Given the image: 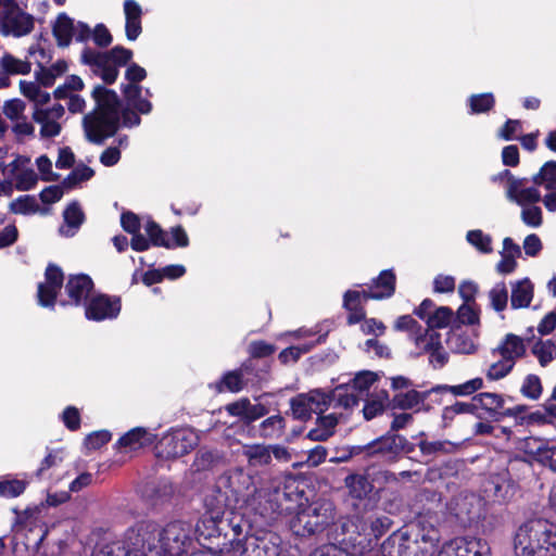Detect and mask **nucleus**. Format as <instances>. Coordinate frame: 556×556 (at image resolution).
<instances>
[{
    "mask_svg": "<svg viewBox=\"0 0 556 556\" xmlns=\"http://www.w3.org/2000/svg\"><path fill=\"white\" fill-rule=\"evenodd\" d=\"M64 224L60 227V233L72 237L84 222V213L76 202L71 203L63 213Z\"/></svg>",
    "mask_w": 556,
    "mask_h": 556,
    "instance_id": "obj_35",
    "label": "nucleus"
},
{
    "mask_svg": "<svg viewBox=\"0 0 556 556\" xmlns=\"http://www.w3.org/2000/svg\"><path fill=\"white\" fill-rule=\"evenodd\" d=\"M482 502L476 494H460L452 503L451 509L462 521L472 520L479 516Z\"/></svg>",
    "mask_w": 556,
    "mask_h": 556,
    "instance_id": "obj_28",
    "label": "nucleus"
},
{
    "mask_svg": "<svg viewBox=\"0 0 556 556\" xmlns=\"http://www.w3.org/2000/svg\"><path fill=\"white\" fill-rule=\"evenodd\" d=\"M242 455L247 458L249 468L265 467L271 463V451L266 444H244Z\"/></svg>",
    "mask_w": 556,
    "mask_h": 556,
    "instance_id": "obj_32",
    "label": "nucleus"
},
{
    "mask_svg": "<svg viewBox=\"0 0 556 556\" xmlns=\"http://www.w3.org/2000/svg\"><path fill=\"white\" fill-rule=\"evenodd\" d=\"M403 439L399 435L392 434L382 437L365 447H358L361 451H366L368 455H381L386 459H393L401 451Z\"/></svg>",
    "mask_w": 556,
    "mask_h": 556,
    "instance_id": "obj_27",
    "label": "nucleus"
},
{
    "mask_svg": "<svg viewBox=\"0 0 556 556\" xmlns=\"http://www.w3.org/2000/svg\"><path fill=\"white\" fill-rule=\"evenodd\" d=\"M353 408L349 410L343 407L331 408V413L317 418L316 427L308 432L307 437L314 441L327 440L334 433L337 425L348 419Z\"/></svg>",
    "mask_w": 556,
    "mask_h": 556,
    "instance_id": "obj_22",
    "label": "nucleus"
},
{
    "mask_svg": "<svg viewBox=\"0 0 556 556\" xmlns=\"http://www.w3.org/2000/svg\"><path fill=\"white\" fill-rule=\"evenodd\" d=\"M350 496L357 500L365 498L372 490V485L365 475L352 473L344 480Z\"/></svg>",
    "mask_w": 556,
    "mask_h": 556,
    "instance_id": "obj_37",
    "label": "nucleus"
},
{
    "mask_svg": "<svg viewBox=\"0 0 556 556\" xmlns=\"http://www.w3.org/2000/svg\"><path fill=\"white\" fill-rule=\"evenodd\" d=\"M364 298L359 291L349 290L344 294L343 305L349 311L348 323L356 324L365 317V312L361 306V299Z\"/></svg>",
    "mask_w": 556,
    "mask_h": 556,
    "instance_id": "obj_38",
    "label": "nucleus"
},
{
    "mask_svg": "<svg viewBox=\"0 0 556 556\" xmlns=\"http://www.w3.org/2000/svg\"><path fill=\"white\" fill-rule=\"evenodd\" d=\"M45 276V282L38 286V302L41 306L50 307L54 305L56 294L62 287L63 274L59 267L50 265Z\"/></svg>",
    "mask_w": 556,
    "mask_h": 556,
    "instance_id": "obj_24",
    "label": "nucleus"
},
{
    "mask_svg": "<svg viewBox=\"0 0 556 556\" xmlns=\"http://www.w3.org/2000/svg\"><path fill=\"white\" fill-rule=\"evenodd\" d=\"M119 312V300L103 294L91 298L86 306V317L96 321L115 318Z\"/></svg>",
    "mask_w": 556,
    "mask_h": 556,
    "instance_id": "obj_23",
    "label": "nucleus"
},
{
    "mask_svg": "<svg viewBox=\"0 0 556 556\" xmlns=\"http://www.w3.org/2000/svg\"><path fill=\"white\" fill-rule=\"evenodd\" d=\"M492 307L496 312H502L508 301V291L504 282L496 283L489 292Z\"/></svg>",
    "mask_w": 556,
    "mask_h": 556,
    "instance_id": "obj_54",
    "label": "nucleus"
},
{
    "mask_svg": "<svg viewBox=\"0 0 556 556\" xmlns=\"http://www.w3.org/2000/svg\"><path fill=\"white\" fill-rule=\"evenodd\" d=\"M65 114L64 106L55 103L52 106L34 108L33 119L40 126V136L42 138H53L60 135L62 130L61 119Z\"/></svg>",
    "mask_w": 556,
    "mask_h": 556,
    "instance_id": "obj_18",
    "label": "nucleus"
},
{
    "mask_svg": "<svg viewBox=\"0 0 556 556\" xmlns=\"http://www.w3.org/2000/svg\"><path fill=\"white\" fill-rule=\"evenodd\" d=\"M92 96L97 108L84 117V129L89 141L101 143L117 130L119 102L117 94L103 86H97Z\"/></svg>",
    "mask_w": 556,
    "mask_h": 556,
    "instance_id": "obj_3",
    "label": "nucleus"
},
{
    "mask_svg": "<svg viewBox=\"0 0 556 556\" xmlns=\"http://www.w3.org/2000/svg\"><path fill=\"white\" fill-rule=\"evenodd\" d=\"M155 440V433L146 428L137 427L121 437L117 447L123 453H132L153 444Z\"/></svg>",
    "mask_w": 556,
    "mask_h": 556,
    "instance_id": "obj_26",
    "label": "nucleus"
},
{
    "mask_svg": "<svg viewBox=\"0 0 556 556\" xmlns=\"http://www.w3.org/2000/svg\"><path fill=\"white\" fill-rule=\"evenodd\" d=\"M21 93L34 102V108L46 105L50 101V93L43 91L36 81H20Z\"/></svg>",
    "mask_w": 556,
    "mask_h": 556,
    "instance_id": "obj_39",
    "label": "nucleus"
},
{
    "mask_svg": "<svg viewBox=\"0 0 556 556\" xmlns=\"http://www.w3.org/2000/svg\"><path fill=\"white\" fill-rule=\"evenodd\" d=\"M319 340L320 338L315 341H311L309 343L287 348L280 352L279 358L285 364L289 362H296L302 354L307 353L317 342H319Z\"/></svg>",
    "mask_w": 556,
    "mask_h": 556,
    "instance_id": "obj_55",
    "label": "nucleus"
},
{
    "mask_svg": "<svg viewBox=\"0 0 556 556\" xmlns=\"http://www.w3.org/2000/svg\"><path fill=\"white\" fill-rule=\"evenodd\" d=\"M333 521V504L329 501H318L300 509L291 521V528L299 535L314 534Z\"/></svg>",
    "mask_w": 556,
    "mask_h": 556,
    "instance_id": "obj_8",
    "label": "nucleus"
},
{
    "mask_svg": "<svg viewBox=\"0 0 556 556\" xmlns=\"http://www.w3.org/2000/svg\"><path fill=\"white\" fill-rule=\"evenodd\" d=\"M219 458L220 456L217 452L201 450L195 456L193 467L195 470H207L212 468Z\"/></svg>",
    "mask_w": 556,
    "mask_h": 556,
    "instance_id": "obj_59",
    "label": "nucleus"
},
{
    "mask_svg": "<svg viewBox=\"0 0 556 556\" xmlns=\"http://www.w3.org/2000/svg\"><path fill=\"white\" fill-rule=\"evenodd\" d=\"M395 290V275L391 270H383L375 280L370 291H363L364 299L381 300L390 298Z\"/></svg>",
    "mask_w": 556,
    "mask_h": 556,
    "instance_id": "obj_30",
    "label": "nucleus"
},
{
    "mask_svg": "<svg viewBox=\"0 0 556 556\" xmlns=\"http://www.w3.org/2000/svg\"><path fill=\"white\" fill-rule=\"evenodd\" d=\"M497 351L503 358L515 364L518 358L525 355L526 345L520 337L508 333L497 346Z\"/></svg>",
    "mask_w": 556,
    "mask_h": 556,
    "instance_id": "obj_34",
    "label": "nucleus"
},
{
    "mask_svg": "<svg viewBox=\"0 0 556 556\" xmlns=\"http://www.w3.org/2000/svg\"><path fill=\"white\" fill-rule=\"evenodd\" d=\"M299 481L288 476L282 483L274 484L273 490H265L263 495L264 513L295 514L305 505L303 490L299 488Z\"/></svg>",
    "mask_w": 556,
    "mask_h": 556,
    "instance_id": "obj_6",
    "label": "nucleus"
},
{
    "mask_svg": "<svg viewBox=\"0 0 556 556\" xmlns=\"http://www.w3.org/2000/svg\"><path fill=\"white\" fill-rule=\"evenodd\" d=\"M520 448L534 462L556 472V444L540 438H527Z\"/></svg>",
    "mask_w": 556,
    "mask_h": 556,
    "instance_id": "obj_20",
    "label": "nucleus"
},
{
    "mask_svg": "<svg viewBox=\"0 0 556 556\" xmlns=\"http://www.w3.org/2000/svg\"><path fill=\"white\" fill-rule=\"evenodd\" d=\"M2 181H0V192L4 195H11L13 188L26 191L30 190L37 184V175L30 167V161L27 157L18 156L11 163L1 167Z\"/></svg>",
    "mask_w": 556,
    "mask_h": 556,
    "instance_id": "obj_11",
    "label": "nucleus"
},
{
    "mask_svg": "<svg viewBox=\"0 0 556 556\" xmlns=\"http://www.w3.org/2000/svg\"><path fill=\"white\" fill-rule=\"evenodd\" d=\"M520 218L522 223L532 228H539L543 224L542 208L538 204L521 207Z\"/></svg>",
    "mask_w": 556,
    "mask_h": 556,
    "instance_id": "obj_53",
    "label": "nucleus"
},
{
    "mask_svg": "<svg viewBox=\"0 0 556 556\" xmlns=\"http://www.w3.org/2000/svg\"><path fill=\"white\" fill-rule=\"evenodd\" d=\"M496 179H505L506 199L520 207L541 201V193L536 187L527 186L526 178L515 177L508 169L494 177V180Z\"/></svg>",
    "mask_w": 556,
    "mask_h": 556,
    "instance_id": "obj_15",
    "label": "nucleus"
},
{
    "mask_svg": "<svg viewBox=\"0 0 556 556\" xmlns=\"http://www.w3.org/2000/svg\"><path fill=\"white\" fill-rule=\"evenodd\" d=\"M516 556H548L556 552V526L545 519L522 523L514 542Z\"/></svg>",
    "mask_w": 556,
    "mask_h": 556,
    "instance_id": "obj_4",
    "label": "nucleus"
},
{
    "mask_svg": "<svg viewBox=\"0 0 556 556\" xmlns=\"http://www.w3.org/2000/svg\"><path fill=\"white\" fill-rule=\"evenodd\" d=\"M439 556H490V547L480 539L456 538L442 546Z\"/></svg>",
    "mask_w": 556,
    "mask_h": 556,
    "instance_id": "obj_21",
    "label": "nucleus"
},
{
    "mask_svg": "<svg viewBox=\"0 0 556 556\" xmlns=\"http://www.w3.org/2000/svg\"><path fill=\"white\" fill-rule=\"evenodd\" d=\"M131 56L132 52L123 47H115L108 52L85 49L81 53L83 62L91 66L92 71L106 84H112L116 80L118 67L125 65Z\"/></svg>",
    "mask_w": 556,
    "mask_h": 556,
    "instance_id": "obj_7",
    "label": "nucleus"
},
{
    "mask_svg": "<svg viewBox=\"0 0 556 556\" xmlns=\"http://www.w3.org/2000/svg\"><path fill=\"white\" fill-rule=\"evenodd\" d=\"M125 77L128 84L124 86L123 93L128 105L142 114L150 113L152 104L147 99L140 97L142 88L138 85V83L147 77L146 70L137 64H131L126 70Z\"/></svg>",
    "mask_w": 556,
    "mask_h": 556,
    "instance_id": "obj_17",
    "label": "nucleus"
},
{
    "mask_svg": "<svg viewBox=\"0 0 556 556\" xmlns=\"http://www.w3.org/2000/svg\"><path fill=\"white\" fill-rule=\"evenodd\" d=\"M92 281L87 275L71 276L65 290L73 303L79 304L86 300L92 290Z\"/></svg>",
    "mask_w": 556,
    "mask_h": 556,
    "instance_id": "obj_31",
    "label": "nucleus"
},
{
    "mask_svg": "<svg viewBox=\"0 0 556 556\" xmlns=\"http://www.w3.org/2000/svg\"><path fill=\"white\" fill-rule=\"evenodd\" d=\"M53 35L59 46L67 47L73 38L77 41H84L90 36L89 27L81 23H75L65 13L59 14L53 24Z\"/></svg>",
    "mask_w": 556,
    "mask_h": 556,
    "instance_id": "obj_19",
    "label": "nucleus"
},
{
    "mask_svg": "<svg viewBox=\"0 0 556 556\" xmlns=\"http://www.w3.org/2000/svg\"><path fill=\"white\" fill-rule=\"evenodd\" d=\"M28 482L26 480L5 477L0 480V497L15 498L22 495Z\"/></svg>",
    "mask_w": 556,
    "mask_h": 556,
    "instance_id": "obj_44",
    "label": "nucleus"
},
{
    "mask_svg": "<svg viewBox=\"0 0 556 556\" xmlns=\"http://www.w3.org/2000/svg\"><path fill=\"white\" fill-rule=\"evenodd\" d=\"M410 339L414 341L418 353H428L440 345L441 336L432 329H427L424 333L419 329Z\"/></svg>",
    "mask_w": 556,
    "mask_h": 556,
    "instance_id": "obj_42",
    "label": "nucleus"
},
{
    "mask_svg": "<svg viewBox=\"0 0 556 556\" xmlns=\"http://www.w3.org/2000/svg\"><path fill=\"white\" fill-rule=\"evenodd\" d=\"M472 402L476 403V407L481 406L490 413H498L504 407L505 400L501 394L484 392L476 395Z\"/></svg>",
    "mask_w": 556,
    "mask_h": 556,
    "instance_id": "obj_45",
    "label": "nucleus"
},
{
    "mask_svg": "<svg viewBox=\"0 0 556 556\" xmlns=\"http://www.w3.org/2000/svg\"><path fill=\"white\" fill-rule=\"evenodd\" d=\"M92 176H93V170L90 167L78 166L64 180V185L68 188H72L81 181L90 179Z\"/></svg>",
    "mask_w": 556,
    "mask_h": 556,
    "instance_id": "obj_64",
    "label": "nucleus"
},
{
    "mask_svg": "<svg viewBox=\"0 0 556 556\" xmlns=\"http://www.w3.org/2000/svg\"><path fill=\"white\" fill-rule=\"evenodd\" d=\"M469 104L472 113H483L493 106L494 97L492 93L473 94L469 99Z\"/></svg>",
    "mask_w": 556,
    "mask_h": 556,
    "instance_id": "obj_62",
    "label": "nucleus"
},
{
    "mask_svg": "<svg viewBox=\"0 0 556 556\" xmlns=\"http://www.w3.org/2000/svg\"><path fill=\"white\" fill-rule=\"evenodd\" d=\"M355 405V400L346 387H336L330 394L318 389L299 394L291 401L292 414L298 419H306L313 413L323 414L329 408L343 407L345 410Z\"/></svg>",
    "mask_w": 556,
    "mask_h": 556,
    "instance_id": "obj_5",
    "label": "nucleus"
},
{
    "mask_svg": "<svg viewBox=\"0 0 556 556\" xmlns=\"http://www.w3.org/2000/svg\"><path fill=\"white\" fill-rule=\"evenodd\" d=\"M10 210L14 214H34L39 211V205L34 197L22 195L10 203Z\"/></svg>",
    "mask_w": 556,
    "mask_h": 556,
    "instance_id": "obj_50",
    "label": "nucleus"
},
{
    "mask_svg": "<svg viewBox=\"0 0 556 556\" xmlns=\"http://www.w3.org/2000/svg\"><path fill=\"white\" fill-rule=\"evenodd\" d=\"M125 33L128 40H136L141 34L142 8L135 0H125Z\"/></svg>",
    "mask_w": 556,
    "mask_h": 556,
    "instance_id": "obj_29",
    "label": "nucleus"
},
{
    "mask_svg": "<svg viewBox=\"0 0 556 556\" xmlns=\"http://www.w3.org/2000/svg\"><path fill=\"white\" fill-rule=\"evenodd\" d=\"M281 538L276 533L263 536H248L230 542L223 556H280Z\"/></svg>",
    "mask_w": 556,
    "mask_h": 556,
    "instance_id": "obj_12",
    "label": "nucleus"
},
{
    "mask_svg": "<svg viewBox=\"0 0 556 556\" xmlns=\"http://www.w3.org/2000/svg\"><path fill=\"white\" fill-rule=\"evenodd\" d=\"M447 346L454 353L471 354L477 350V332L475 329H467L456 326L451 329L447 340Z\"/></svg>",
    "mask_w": 556,
    "mask_h": 556,
    "instance_id": "obj_25",
    "label": "nucleus"
},
{
    "mask_svg": "<svg viewBox=\"0 0 556 556\" xmlns=\"http://www.w3.org/2000/svg\"><path fill=\"white\" fill-rule=\"evenodd\" d=\"M514 363H511L510 361H507L505 358L502 357L501 361L492 364L488 371H486V377L491 380H498V379H502L504 378L506 375H508L510 372V370L513 369L514 367Z\"/></svg>",
    "mask_w": 556,
    "mask_h": 556,
    "instance_id": "obj_63",
    "label": "nucleus"
},
{
    "mask_svg": "<svg viewBox=\"0 0 556 556\" xmlns=\"http://www.w3.org/2000/svg\"><path fill=\"white\" fill-rule=\"evenodd\" d=\"M521 255V250L518 244H516L513 239L505 238L503 240V250L501 252V261L498 262L496 268L501 274H510L515 270L517 266L516 260Z\"/></svg>",
    "mask_w": 556,
    "mask_h": 556,
    "instance_id": "obj_33",
    "label": "nucleus"
},
{
    "mask_svg": "<svg viewBox=\"0 0 556 556\" xmlns=\"http://www.w3.org/2000/svg\"><path fill=\"white\" fill-rule=\"evenodd\" d=\"M199 442V435L193 429H174L165 433L156 445V455L169 459L189 453Z\"/></svg>",
    "mask_w": 556,
    "mask_h": 556,
    "instance_id": "obj_13",
    "label": "nucleus"
},
{
    "mask_svg": "<svg viewBox=\"0 0 556 556\" xmlns=\"http://www.w3.org/2000/svg\"><path fill=\"white\" fill-rule=\"evenodd\" d=\"M220 485L227 488L232 495L251 497L258 505L263 504L265 490L257 489L255 477L243 468H235L220 476Z\"/></svg>",
    "mask_w": 556,
    "mask_h": 556,
    "instance_id": "obj_14",
    "label": "nucleus"
},
{
    "mask_svg": "<svg viewBox=\"0 0 556 556\" xmlns=\"http://www.w3.org/2000/svg\"><path fill=\"white\" fill-rule=\"evenodd\" d=\"M26 104L21 99L7 100L2 106V113L12 123L25 117L24 112Z\"/></svg>",
    "mask_w": 556,
    "mask_h": 556,
    "instance_id": "obj_56",
    "label": "nucleus"
},
{
    "mask_svg": "<svg viewBox=\"0 0 556 556\" xmlns=\"http://www.w3.org/2000/svg\"><path fill=\"white\" fill-rule=\"evenodd\" d=\"M457 320L462 325H476L479 323V312L475 303H464L457 309Z\"/></svg>",
    "mask_w": 556,
    "mask_h": 556,
    "instance_id": "obj_60",
    "label": "nucleus"
},
{
    "mask_svg": "<svg viewBox=\"0 0 556 556\" xmlns=\"http://www.w3.org/2000/svg\"><path fill=\"white\" fill-rule=\"evenodd\" d=\"M377 375L372 371H363L356 375V377L353 379L352 383H343L339 387H346L349 388V392L352 394V396L355 400V405L358 403V396L356 394V391L363 392L369 389V387L376 381Z\"/></svg>",
    "mask_w": 556,
    "mask_h": 556,
    "instance_id": "obj_43",
    "label": "nucleus"
},
{
    "mask_svg": "<svg viewBox=\"0 0 556 556\" xmlns=\"http://www.w3.org/2000/svg\"><path fill=\"white\" fill-rule=\"evenodd\" d=\"M41 506H43V504H41L39 506L27 507L21 511L14 510L16 514V517H15L16 530L17 531H22V530L31 531L35 527H37V525L39 523V520H40Z\"/></svg>",
    "mask_w": 556,
    "mask_h": 556,
    "instance_id": "obj_40",
    "label": "nucleus"
},
{
    "mask_svg": "<svg viewBox=\"0 0 556 556\" xmlns=\"http://www.w3.org/2000/svg\"><path fill=\"white\" fill-rule=\"evenodd\" d=\"M230 492L220 485V477L216 484L207 490L204 496L205 516L198 522L195 531L203 536H211L216 531L217 523L222 520L229 504Z\"/></svg>",
    "mask_w": 556,
    "mask_h": 556,
    "instance_id": "obj_9",
    "label": "nucleus"
},
{
    "mask_svg": "<svg viewBox=\"0 0 556 556\" xmlns=\"http://www.w3.org/2000/svg\"><path fill=\"white\" fill-rule=\"evenodd\" d=\"M285 428L283 418L279 415L270 416L261 424L260 433L263 438L277 439Z\"/></svg>",
    "mask_w": 556,
    "mask_h": 556,
    "instance_id": "obj_47",
    "label": "nucleus"
},
{
    "mask_svg": "<svg viewBox=\"0 0 556 556\" xmlns=\"http://www.w3.org/2000/svg\"><path fill=\"white\" fill-rule=\"evenodd\" d=\"M466 239L468 243L475 247L481 253L492 252V238L482 230L476 229L467 232Z\"/></svg>",
    "mask_w": 556,
    "mask_h": 556,
    "instance_id": "obj_49",
    "label": "nucleus"
},
{
    "mask_svg": "<svg viewBox=\"0 0 556 556\" xmlns=\"http://www.w3.org/2000/svg\"><path fill=\"white\" fill-rule=\"evenodd\" d=\"M392 521L388 516L370 515L366 518L356 517L349 523L344 525V529L350 533V542L362 548L370 546L391 527Z\"/></svg>",
    "mask_w": 556,
    "mask_h": 556,
    "instance_id": "obj_10",
    "label": "nucleus"
},
{
    "mask_svg": "<svg viewBox=\"0 0 556 556\" xmlns=\"http://www.w3.org/2000/svg\"><path fill=\"white\" fill-rule=\"evenodd\" d=\"M0 70L9 75H26L30 72L31 65L27 60L17 59L10 53L0 58Z\"/></svg>",
    "mask_w": 556,
    "mask_h": 556,
    "instance_id": "obj_41",
    "label": "nucleus"
},
{
    "mask_svg": "<svg viewBox=\"0 0 556 556\" xmlns=\"http://www.w3.org/2000/svg\"><path fill=\"white\" fill-rule=\"evenodd\" d=\"M190 525L173 521L159 529L151 521L129 528L118 541L123 556H184L192 547Z\"/></svg>",
    "mask_w": 556,
    "mask_h": 556,
    "instance_id": "obj_1",
    "label": "nucleus"
},
{
    "mask_svg": "<svg viewBox=\"0 0 556 556\" xmlns=\"http://www.w3.org/2000/svg\"><path fill=\"white\" fill-rule=\"evenodd\" d=\"M387 400L388 395L386 392H381L380 395L368 400L363 408L364 417L368 420L376 417L383 410Z\"/></svg>",
    "mask_w": 556,
    "mask_h": 556,
    "instance_id": "obj_61",
    "label": "nucleus"
},
{
    "mask_svg": "<svg viewBox=\"0 0 556 556\" xmlns=\"http://www.w3.org/2000/svg\"><path fill=\"white\" fill-rule=\"evenodd\" d=\"M34 21L30 15L23 12L13 0H3L1 16V30L4 35L22 37L31 31Z\"/></svg>",
    "mask_w": 556,
    "mask_h": 556,
    "instance_id": "obj_16",
    "label": "nucleus"
},
{
    "mask_svg": "<svg viewBox=\"0 0 556 556\" xmlns=\"http://www.w3.org/2000/svg\"><path fill=\"white\" fill-rule=\"evenodd\" d=\"M543 391L542 382L539 376L528 375L521 386V393L531 400H536Z\"/></svg>",
    "mask_w": 556,
    "mask_h": 556,
    "instance_id": "obj_58",
    "label": "nucleus"
},
{
    "mask_svg": "<svg viewBox=\"0 0 556 556\" xmlns=\"http://www.w3.org/2000/svg\"><path fill=\"white\" fill-rule=\"evenodd\" d=\"M533 299V285L529 279L517 281L511 287V306L522 308L530 305Z\"/></svg>",
    "mask_w": 556,
    "mask_h": 556,
    "instance_id": "obj_36",
    "label": "nucleus"
},
{
    "mask_svg": "<svg viewBox=\"0 0 556 556\" xmlns=\"http://www.w3.org/2000/svg\"><path fill=\"white\" fill-rule=\"evenodd\" d=\"M12 132L18 142H24L35 136V127L27 117L20 118L12 124Z\"/></svg>",
    "mask_w": 556,
    "mask_h": 556,
    "instance_id": "obj_57",
    "label": "nucleus"
},
{
    "mask_svg": "<svg viewBox=\"0 0 556 556\" xmlns=\"http://www.w3.org/2000/svg\"><path fill=\"white\" fill-rule=\"evenodd\" d=\"M440 531L428 520L393 532L382 544V556H431L440 541Z\"/></svg>",
    "mask_w": 556,
    "mask_h": 556,
    "instance_id": "obj_2",
    "label": "nucleus"
},
{
    "mask_svg": "<svg viewBox=\"0 0 556 556\" xmlns=\"http://www.w3.org/2000/svg\"><path fill=\"white\" fill-rule=\"evenodd\" d=\"M556 180V162L548 161L534 176L533 181L535 185H542L548 190L554 189V182Z\"/></svg>",
    "mask_w": 556,
    "mask_h": 556,
    "instance_id": "obj_48",
    "label": "nucleus"
},
{
    "mask_svg": "<svg viewBox=\"0 0 556 556\" xmlns=\"http://www.w3.org/2000/svg\"><path fill=\"white\" fill-rule=\"evenodd\" d=\"M532 353L541 366L545 367L556 358V344L551 341H539L532 348Z\"/></svg>",
    "mask_w": 556,
    "mask_h": 556,
    "instance_id": "obj_46",
    "label": "nucleus"
},
{
    "mask_svg": "<svg viewBox=\"0 0 556 556\" xmlns=\"http://www.w3.org/2000/svg\"><path fill=\"white\" fill-rule=\"evenodd\" d=\"M425 395L415 391V390H409L405 393H399L394 396L393 399V402H394V405L400 407V408H403V409H408V408H414L416 406H418L419 404H421L425 400Z\"/></svg>",
    "mask_w": 556,
    "mask_h": 556,
    "instance_id": "obj_52",
    "label": "nucleus"
},
{
    "mask_svg": "<svg viewBox=\"0 0 556 556\" xmlns=\"http://www.w3.org/2000/svg\"><path fill=\"white\" fill-rule=\"evenodd\" d=\"M453 317V312L446 306L437 307L431 315L428 316L427 325L429 329L446 327Z\"/></svg>",
    "mask_w": 556,
    "mask_h": 556,
    "instance_id": "obj_51",
    "label": "nucleus"
}]
</instances>
